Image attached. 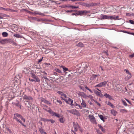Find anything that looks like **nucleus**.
Listing matches in <instances>:
<instances>
[{
  "label": "nucleus",
  "mask_w": 134,
  "mask_h": 134,
  "mask_svg": "<svg viewBox=\"0 0 134 134\" xmlns=\"http://www.w3.org/2000/svg\"><path fill=\"white\" fill-rule=\"evenodd\" d=\"M50 120L49 121H50L52 123H53L54 122H55V121L53 120H51V119H49Z\"/></svg>",
  "instance_id": "nucleus-56"
},
{
  "label": "nucleus",
  "mask_w": 134,
  "mask_h": 134,
  "mask_svg": "<svg viewBox=\"0 0 134 134\" xmlns=\"http://www.w3.org/2000/svg\"><path fill=\"white\" fill-rule=\"evenodd\" d=\"M100 75L99 74L98 75H95L93 74L92 75L90 78V79L91 80H95L96 77H97L99 76Z\"/></svg>",
  "instance_id": "nucleus-13"
},
{
  "label": "nucleus",
  "mask_w": 134,
  "mask_h": 134,
  "mask_svg": "<svg viewBox=\"0 0 134 134\" xmlns=\"http://www.w3.org/2000/svg\"><path fill=\"white\" fill-rule=\"evenodd\" d=\"M73 124L75 131H77L78 130L77 127H80L79 124L77 123L76 124V123L74 122H73Z\"/></svg>",
  "instance_id": "nucleus-9"
},
{
  "label": "nucleus",
  "mask_w": 134,
  "mask_h": 134,
  "mask_svg": "<svg viewBox=\"0 0 134 134\" xmlns=\"http://www.w3.org/2000/svg\"><path fill=\"white\" fill-rule=\"evenodd\" d=\"M12 104L15 105L16 106H18L19 104V102L18 101L17 103H12Z\"/></svg>",
  "instance_id": "nucleus-39"
},
{
  "label": "nucleus",
  "mask_w": 134,
  "mask_h": 134,
  "mask_svg": "<svg viewBox=\"0 0 134 134\" xmlns=\"http://www.w3.org/2000/svg\"><path fill=\"white\" fill-rule=\"evenodd\" d=\"M108 81H105L104 82H101L102 84V85L103 86H105L106 85L107 83L108 82Z\"/></svg>",
  "instance_id": "nucleus-28"
},
{
  "label": "nucleus",
  "mask_w": 134,
  "mask_h": 134,
  "mask_svg": "<svg viewBox=\"0 0 134 134\" xmlns=\"http://www.w3.org/2000/svg\"><path fill=\"white\" fill-rule=\"evenodd\" d=\"M94 92L95 94L97 96L100 97H101L102 96V94L101 93V92L98 91L96 90H94Z\"/></svg>",
  "instance_id": "nucleus-11"
},
{
  "label": "nucleus",
  "mask_w": 134,
  "mask_h": 134,
  "mask_svg": "<svg viewBox=\"0 0 134 134\" xmlns=\"http://www.w3.org/2000/svg\"><path fill=\"white\" fill-rule=\"evenodd\" d=\"M122 102L123 105L125 106H127V104L126 102L124 100H122Z\"/></svg>",
  "instance_id": "nucleus-36"
},
{
  "label": "nucleus",
  "mask_w": 134,
  "mask_h": 134,
  "mask_svg": "<svg viewBox=\"0 0 134 134\" xmlns=\"http://www.w3.org/2000/svg\"><path fill=\"white\" fill-rule=\"evenodd\" d=\"M102 86H102L101 82H100V83L98 84L97 85L95 86H94V87H102Z\"/></svg>",
  "instance_id": "nucleus-31"
},
{
  "label": "nucleus",
  "mask_w": 134,
  "mask_h": 134,
  "mask_svg": "<svg viewBox=\"0 0 134 134\" xmlns=\"http://www.w3.org/2000/svg\"><path fill=\"white\" fill-rule=\"evenodd\" d=\"M111 113L114 116H115L117 114V112L115 110L112 109L111 110Z\"/></svg>",
  "instance_id": "nucleus-21"
},
{
  "label": "nucleus",
  "mask_w": 134,
  "mask_h": 134,
  "mask_svg": "<svg viewBox=\"0 0 134 134\" xmlns=\"http://www.w3.org/2000/svg\"><path fill=\"white\" fill-rule=\"evenodd\" d=\"M96 132H97L99 134H100V133L101 132V131L97 129H96Z\"/></svg>",
  "instance_id": "nucleus-44"
},
{
  "label": "nucleus",
  "mask_w": 134,
  "mask_h": 134,
  "mask_svg": "<svg viewBox=\"0 0 134 134\" xmlns=\"http://www.w3.org/2000/svg\"><path fill=\"white\" fill-rule=\"evenodd\" d=\"M59 120L60 122L62 123H63L65 121V120L64 119L63 117L60 118L59 119Z\"/></svg>",
  "instance_id": "nucleus-29"
},
{
  "label": "nucleus",
  "mask_w": 134,
  "mask_h": 134,
  "mask_svg": "<svg viewBox=\"0 0 134 134\" xmlns=\"http://www.w3.org/2000/svg\"><path fill=\"white\" fill-rule=\"evenodd\" d=\"M85 87L86 89L89 91L91 93H93V91L90 89L87 86L85 85Z\"/></svg>",
  "instance_id": "nucleus-30"
},
{
  "label": "nucleus",
  "mask_w": 134,
  "mask_h": 134,
  "mask_svg": "<svg viewBox=\"0 0 134 134\" xmlns=\"http://www.w3.org/2000/svg\"><path fill=\"white\" fill-rule=\"evenodd\" d=\"M88 97L89 98H90L91 99H93V97L91 95H89L88 96Z\"/></svg>",
  "instance_id": "nucleus-53"
},
{
  "label": "nucleus",
  "mask_w": 134,
  "mask_h": 134,
  "mask_svg": "<svg viewBox=\"0 0 134 134\" xmlns=\"http://www.w3.org/2000/svg\"><path fill=\"white\" fill-rule=\"evenodd\" d=\"M78 106L80 108V109H82V105H80L79 104L78 105Z\"/></svg>",
  "instance_id": "nucleus-61"
},
{
  "label": "nucleus",
  "mask_w": 134,
  "mask_h": 134,
  "mask_svg": "<svg viewBox=\"0 0 134 134\" xmlns=\"http://www.w3.org/2000/svg\"><path fill=\"white\" fill-rule=\"evenodd\" d=\"M107 85L110 88L111 87V82H109L107 84Z\"/></svg>",
  "instance_id": "nucleus-47"
},
{
  "label": "nucleus",
  "mask_w": 134,
  "mask_h": 134,
  "mask_svg": "<svg viewBox=\"0 0 134 134\" xmlns=\"http://www.w3.org/2000/svg\"><path fill=\"white\" fill-rule=\"evenodd\" d=\"M120 111L121 113H127V111L125 109H121L120 110Z\"/></svg>",
  "instance_id": "nucleus-34"
},
{
  "label": "nucleus",
  "mask_w": 134,
  "mask_h": 134,
  "mask_svg": "<svg viewBox=\"0 0 134 134\" xmlns=\"http://www.w3.org/2000/svg\"><path fill=\"white\" fill-rule=\"evenodd\" d=\"M77 13L78 14V15H82V11H78L77 12Z\"/></svg>",
  "instance_id": "nucleus-40"
},
{
  "label": "nucleus",
  "mask_w": 134,
  "mask_h": 134,
  "mask_svg": "<svg viewBox=\"0 0 134 134\" xmlns=\"http://www.w3.org/2000/svg\"><path fill=\"white\" fill-rule=\"evenodd\" d=\"M31 77L33 78L34 79H35V82H39L40 81V79L38 78V77L34 73H31Z\"/></svg>",
  "instance_id": "nucleus-4"
},
{
  "label": "nucleus",
  "mask_w": 134,
  "mask_h": 134,
  "mask_svg": "<svg viewBox=\"0 0 134 134\" xmlns=\"http://www.w3.org/2000/svg\"><path fill=\"white\" fill-rule=\"evenodd\" d=\"M100 129L101 130V131L102 132H103L104 133L105 132V129H104L103 127H102V128H101Z\"/></svg>",
  "instance_id": "nucleus-48"
},
{
  "label": "nucleus",
  "mask_w": 134,
  "mask_h": 134,
  "mask_svg": "<svg viewBox=\"0 0 134 134\" xmlns=\"http://www.w3.org/2000/svg\"><path fill=\"white\" fill-rule=\"evenodd\" d=\"M6 11L10 12H15V11L11 9H6Z\"/></svg>",
  "instance_id": "nucleus-38"
},
{
  "label": "nucleus",
  "mask_w": 134,
  "mask_h": 134,
  "mask_svg": "<svg viewBox=\"0 0 134 134\" xmlns=\"http://www.w3.org/2000/svg\"><path fill=\"white\" fill-rule=\"evenodd\" d=\"M62 8H72L73 9H76L79 8L78 6H74L72 5H63L60 6Z\"/></svg>",
  "instance_id": "nucleus-7"
},
{
  "label": "nucleus",
  "mask_w": 134,
  "mask_h": 134,
  "mask_svg": "<svg viewBox=\"0 0 134 134\" xmlns=\"http://www.w3.org/2000/svg\"><path fill=\"white\" fill-rule=\"evenodd\" d=\"M79 87L83 91H84V88L82 86H79Z\"/></svg>",
  "instance_id": "nucleus-45"
},
{
  "label": "nucleus",
  "mask_w": 134,
  "mask_h": 134,
  "mask_svg": "<svg viewBox=\"0 0 134 134\" xmlns=\"http://www.w3.org/2000/svg\"><path fill=\"white\" fill-rule=\"evenodd\" d=\"M93 100L96 103V104L98 105L100 107L101 106L100 104L96 100H94V99H93Z\"/></svg>",
  "instance_id": "nucleus-41"
},
{
  "label": "nucleus",
  "mask_w": 134,
  "mask_h": 134,
  "mask_svg": "<svg viewBox=\"0 0 134 134\" xmlns=\"http://www.w3.org/2000/svg\"><path fill=\"white\" fill-rule=\"evenodd\" d=\"M43 109H44V110L46 111L49 113L53 116H55L58 118H59L60 117V115L59 114L57 113L54 112L50 108H49V110H47L46 109L44 108Z\"/></svg>",
  "instance_id": "nucleus-2"
},
{
  "label": "nucleus",
  "mask_w": 134,
  "mask_h": 134,
  "mask_svg": "<svg viewBox=\"0 0 134 134\" xmlns=\"http://www.w3.org/2000/svg\"><path fill=\"white\" fill-rule=\"evenodd\" d=\"M77 46L79 47H83L84 46V45L83 44V43L81 42H79L78 43L77 45Z\"/></svg>",
  "instance_id": "nucleus-26"
},
{
  "label": "nucleus",
  "mask_w": 134,
  "mask_h": 134,
  "mask_svg": "<svg viewBox=\"0 0 134 134\" xmlns=\"http://www.w3.org/2000/svg\"><path fill=\"white\" fill-rule=\"evenodd\" d=\"M124 71H126V72L127 73V74L128 73H129V70H128L127 69H125L124 70Z\"/></svg>",
  "instance_id": "nucleus-58"
},
{
  "label": "nucleus",
  "mask_w": 134,
  "mask_h": 134,
  "mask_svg": "<svg viewBox=\"0 0 134 134\" xmlns=\"http://www.w3.org/2000/svg\"><path fill=\"white\" fill-rule=\"evenodd\" d=\"M13 42V41L10 39H5L1 40L0 43L2 44L6 43H9Z\"/></svg>",
  "instance_id": "nucleus-3"
},
{
  "label": "nucleus",
  "mask_w": 134,
  "mask_h": 134,
  "mask_svg": "<svg viewBox=\"0 0 134 134\" xmlns=\"http://www.w3.org/2000/svg\"><path fill=\"white\" fill-rule=\"evenodd\" d=\"M14 117H13V119L15 120H16V119L15 118H17V117L18 118H20V117L21 116L20 114H19L18 113H15L14 114Z\"/></svg>",
  "instance_id": "nucleus-17"
},
{
  "label": "nucleus",
  "mask_w": 134,
  "mask_h": 134,
  "mask_svg": "<svg viewBox=\"0 0 134 134\" xmlns=\"http://www.w3.org/2000/svg\"><path fill=\"white\" fill-rule=\"evenodd\" d=\"M98 126L100 129H101V128H102L103 127L100 124H98Z\"/></svg>",
  "instance_id": "nucleus-60"
},
{
  "label": "nucleus",
  "mask_w": 134,
  "mask_h": 134,
  "mask_svg": "<svg viewBox=\"0 0 134 134\" xmlns=\"http://www.w3.org/2000/svg\"><path fill=\"white\" fill-rule=\"evenodd\" d=\"M13 36L17 38H20L21 37V36L18 34H14V35Z\"/></svg>",
  "instance_id": "nucleus-33"
},
{
  "label": "nucleus",
  "mask_w": 134,
  "mask_h": 134,
  "mask_svg": "<svg viewBox=\"0 0 134 134\" xmlns=\"http://www.w3.org/2000/svg\"><path fill=\"white\" fill-rule=\"evenodd\" d=\"M57 93L59 94L60 95H61V96H62L64 94V93L61 91H58L57 92Z\"/></svg>",
  "instance_id": "nucleus-42"
},
{
  "label": "nucleus",
  "mask_w": 134,
  "mask_h": 134,
  "mask_svg": "<svg viewBox=\"0 0 134 134\" xmlns=\"http://www.w3.org/2000/svg\"><path fill=\"white\" fill-rule=\"evenodd\" d=\"M41 120L44 122H48L49 121V119H45L43 118H41Z\"/></svg>",
  "instance_id": "nucleus-27"
},
{
  "label": "nucleus",
  "mask_w": 134,
  "mask_h": 134,
  "mask_svg": "<svg viewBox=\"0 0 134 134\" xmlns=\"http://www.w3.org/2000/svg\"><path fill=\"white\" fill-rule=\"evenodd\" d=\"M2 35L3 37H7L8 36V34L7 32H3L2 33Z\"/></svg>",
  "instance_id": "nucleus-24"
},
{
  "label": "nucleus",
  "mask_w": 134,
  "mask_h": 134,
  "mask_svg": "<svg viewBox=\"0 0 134 134\" xmlns=\"http://www.w3.org/2000/svg\"><path fill=\"white\" fill-rule=\"evenodd\" d=\"M29 80H30V81H32V82H33L34 81H35V80H34L33 79H31L30 78H29Z\"/></svg>",
  "instance_id": "nucleus-62"
},
{
  "label": "nucleus",
  "mask_w": 134,
  "mask_h": 134,
  "mask_svg": "<svg viewBox=\"0 0 134 134\" xmlns=\"http://www.w3.org/2000/svg\"><path fill=\"white\" fill-rule=\"evenodd\" d=\"M16 119V121L20 123L23 126H24L25 127H26V125H24V124L20 120H19L18 118H15Z\"/></svg>",
  "instance_id": "nucleus-22"
},
{
  "label": "nucleus",
  "mask_w": 134,
  "mask_h": 134,
  "mask_svg": "<svg viewBox=\"0 0 134 134\" xmlns=\"http://www.w3.org/2000/svg\"><path fill=\"white\" fill-rule=\"evenodd\" d=\"M53 74L54 75H57V73L55 72H53Z\"/></svg>",
  "instance_id": "nucleus-64"
},
{
  "label": "nucleus",
  "mask_w": 134,
  "mask_h": 134,
  "mask_svg": "<svg viewBox=\"0 0 134 134\" xmlns=\"http://www.w3.org/2000/svg\"><path fill=\"white\" fill-rule=\"evenodd\" d=\"M64 72H65L66 71H67L68 70V69L67 68L64 67V68H63Z\"/></svg>",
  "instance_id": "nucleus-43"
},
{
  "label": "nucleus",
  "mask_w": 134,
  "mask_h": 134,
  "mask_svg": "<svg viewBox=\"0 0 134 134\" xmlns=\"http://www.w3.org/2000/svg\"><path fill=\"white\" fill-rule=\"evenodd\" d=\"M26 102H28V104L29 106H30V107L31 108V109H33L35 108V105L34 104H32V103L30 102H28V101H26Z\"/></svg>",
  "instance_id": "nucleus-19"
},
{
  "label": "nucleus",
  "mask_w": 134,
  "mask_h": 134,
  "mask_svg": "<svg viewBox=\"0 0 134 134\" xmlns=\"http://www.w3.org/2000/svg\"><path fill=\"white\" fill-rule=\"evenodd\" d=\"M23 99L29 100H32L33 99V98L32 97L29 96H27L25 95L23 96Z\"/></svg>",
  "instance_id": "nucleus-12"
},
{
  "label": "nucleus",
  "mask_w": 134,
  "mask_h": 134,
  "mask_svg": "<svg viewBox=\"0 0 134 134\" xmlns=\"http://www.w3.org/2000/svg\"><path fill=\"white\" fill-rule=\"evenodd\" d=\"M105 103L111 107L112 108H113L114 107V106L110 102H107L106 101Z\"/></svg>",
  "instance_id": "nucleus-23"
},
{
  "label": "nucleus",
  "mask_w": 134,
  "mask_h": 134,
  "mask_svg": "<svg viewBox=\"0 0 134 134\" xmlns=\"http://www.w3.org/2000/svg\"><path fill=\"white\" fill-rule=\"evenodd\" d=\"M82 102L81 103V105H82V107H86V104L85 101L82 99Z\"/></svg>",
  "instance_id": "nucleus-20"
},
{
  "label": "nucleus",
  "mask_w": 134,
  "mask_h": 134,
  "mask_svg": "<svg viewBox=\"0 0 134 134\" xmlns=\"http://www.w3.org/2000/svg\"><path fill=\"white\" fill-rule=\"evenodd\" d=\"M35 14H39V15H41L42 14V13H36Z\"/></svg>",
  "instance_id": "nucleus-63"
},
{
  "label": "nucleus",
  "mask_w": 134,
  "mask_h": 134,
  "mask_svg": "<svg viewBox=\"0 0 134 134\" xmlns=\"http://www.w3.org/2000/svg\"><path fill=\"white\" fill-rule=\"evenodd\" d=\"M82 12L83 15H86V13H90V11L86 10L82 11Z\"/></svg>",
  "instance_id": "nucleus-25"
},
{
  "label": "nucleus",
  "mask_w": 134,
  "mask_h": 134,
  "mask_svg": "<svg viewBox=\"0 0 134 134\" xmlns=\"http://www.w3.org/2000/svg\"><path fill=\"white\" fill-rule=\"evenodd\" d=\"M97 3H86L85 4V6L86 7H91L95 6Z\"/></svg>",
  "instance_id": "nucleus-14"
},
{
  "label": "nucleus",
  "mask_w": 134,
  "mask_h": 134,
  "mask_svg": "<svg viewBox=\"0 0 134 134\" xmlns=\"http://www.w3.org/2000/svg\"><path fill=\"white\" fill-rule=\"evenodd\" d=\"M88 117L90 121L92 122V123H93L95 122V119L94 116L93 115H89L88 116Z\"/></svg>",
  "instance_id": "nucleus-8"
},
{
  "label": "nucleus",
  "mask_w": 134,
  "mask_h": 134,
  "mask_svg": "<svg viewBox=\"0 0 134 134\" xmlns=\"http://www.w3.org/2000/svg\"><path fill=\"white\" fill-rule=\"evenodd\" d=\"M40 100L41 102H43L44 99V98L41 97L40 98Z\"/></svg>",
  "instance_id": "nucleus-52"
},
{
  "label": "nucleus",
  "mask_w": 134,
  "mask_h": 134,
  "mask_svg": "<svg viewBox=\"0 0 134 134\" xmlns=\"http://www.w3.org/2000/svg\"><path fill=\"white\" fill-rule=\"evenodd\" d=\"M39 131L41 134H48L44 131V130L42 129V127L39 128Z\"/></svg>",
  "instance_id": "nucleus-18"
},
{
  "label": "nucleus",
  "mask_w": 134,
  "mask_h": 134,
  "mask_svg": "<svg viewBox=\"0 0 134 134\" xmlns=\"http://www.w3.org/2000/svg\"><path fill=\"white\" fill-rule=\"evenodd\" d=\"M65 11L67 13H71L73 12V10H65Z\"/></svg>",
  "instance_id": "nucleus-50"
},
{
  "label": "nucleus",
  "mask_w": 134,
  "mask_h": 134,
  "mask_svg": "<svg viewBox=\"0 0 134 134\" xmlns=\"http://www.w3.org/2000/svg\"><path fill=\"white\" fill-rule=\"evenodd\" d=\"M125 100L127 102H128L129 104H131V102L129 100H128L127 99H126V98H125Z\"/></svg>",
  "instance_id": "nucleus-59"
},
{
  "label": "nucleus",
  "mask_w": 134,
  "mask_h": 134,
  "mask_svg": "<svg viewBox=\"0 0 134 134\" xmlns=\"http://www.w3.org/2000/svg\"><path fill=\"white\" fill-rule=\"evenodd\" d=\"M129 57L131 58H132L134 57V53L133 54H132L130 55L129 56Z\"/></svg>",
  "instance_id": "nucleus-55"
},
{
  "label": "nucleus",
  "mask_w": 134,
  "mask_h": 134,
  "mask_svg": "<svg viewBox=\"0 0 134 134\" xmlns=\"http://www.w3.org/2000/svg\"><path fill=\"white\" fill-rule=\"evenodd\" d=\"M67 111L68 112L71 113L72 114L75 115H77L79 113L78 111L76 109H72L71 110H68Z\"/></svg>",
  "instance_id": "nucleus-6"
},
{
  "label": "nucleus",
  "mask_w": 134,
  "mask_h": 134,
  "mask_svg": "<svg viewBox=\"0 0 134 134\" xmlns=\"http://www.w3.org/2000/svg\"><path fill=\"white\" fill-rule=\"evenodd\" d=\"M104 96L106 98H108L110 100L113 99L111 96L109 94H107V93H105L104 94Z\"/></svg>",
  "instance_id": "nucleus-15"
},
{
  "label": "nucleus",
  "mask_w": 134,
  "mask_h": 134,
  "mask_svg": "<svg viewBox=\"0 0 134 134\" xmlns=\"http://www.w3.org/2000/svg\"><path fill=\"white\" fill-rule=\"evenodd\" d=\"M129 21L130 23L131 24H134V21L133 20H129Z\"/></svg>",
  "instance_id": "nucleus-46"
},
{
  "label": "nucleus",
  "mask_w": 134,
  "mask_h": 134,
  "mask_svg": "<svg viewBox=\"0 0 134 134\" xmlns=\"http://www.w3.org/2000/svg\"><path fill=\"white\" fill-rule=\"evenodd\" d=\"M55 70L56 71H57V72L58 73H62V72L61 71H60V70L58 69H57V68L55 69Z\"/></svg>",
  "instance_id": "nucleus-37"
},
{
  "label": "nucleus",
  "mask_w": 134,
  "mask_h": 134,
  "mask_svg": "<svg viewBox=\"0 0 134 134\" xmlns=\"http://www.w3.org/2000/svg\"><path fill=\"white\" fill-rule=\"evenodd\" d=\"M63 100L66 102V103L71 105H73L72 103L73 102V100L69 98H68V99L67 100L66 99H64Z\"/></svg>",
  "instance_id": "nucleus-5"
},
{
  "label": "nucleus",
  "mask_w": 134,
  "mask_h": 134,
  "mask_svg": "<svg viewBox=\"0 0 134 134\" xmlns=\"http://www.w3.org/2000/svg\"><path fill=\"white\" fill-rule=\"evenodd\" d=\"M71 15H75L76 16L78 15V14L77 13H73L71 14Z\"/></svg>",
  "instance_id": "nucleus-54"
},
{
  "label": "nucleus",
  "mask_w": 134,
  "mask_h": 134,
  "mask_svg": "<svg viewBox=\"0 0 134 134\" xmlns=\"http://www.w3.org/2000/svg\"><path fill=\"white\" fill-rule=\"evenodd\" d=\"M99 117L100 119L102 120L103 122L104 121V120L103 118V116L102 115H99Z\"/></svg>",
  "instance_id": "nucleus-35"
},
{
  "label": "nucleus",
  "mask_w": 134,
  "mask_h": 134,
  "mask_svg": "<svg viewBox=\"0 0 134 134\" xmlns=\"http://www.w3.org/2000/svg\"><path fill=\"white\" fill-rule=\"evenodd\" d=\"M127 74V80H129L131 77V73L130 72H129V73H128Z\"/></svg>",
  "instance_id": "nucleus-32"
},
{
  "label": "nucleus",
  "mask_w": 134,
  "mask_h": 134,
  "mask_svg": "<svg viewBox=\"0 0 134 134\" xmlns=\"http://www.w3.org/2000/svg\"><path fill=\"white\" fill-rule=\"evenodd\" d=\"M78 94L79 95L83 97H85L86 96V94L83 92H79L78 93Z\"/></svg>",
  "instance_id": "nucleus-16"
},
{
  "label": "nucleus",
  "mask_w": 134,
  "mask_h": 134,
  "mask_svg": "<svg viewBox=\"0 0 134 134\" xmlns=\"http://www.w3.org/2000/svg\"><path fill=\"white\" fill-rule=\"evenodd\" d=\"M101 17L103 19L114 20H116L118 19V18H119L118 16H109L104 14H101Z\"/></svg>",
  "instance_id": "nucleus-1"
},
{
  "label": "nucleus",
  "mask_w": 134,
  "mask_h": 134,
  "mask_svg": "<svg viewBox=\"0 0 134 134\" xmlns=\"http://www.w3.org/2000/svg\"><path fill=\"white\" fill-rule=\"evenodd\" d=\"M57 102H58L60 104H62V102L60 100L57 99Z\"/></svg>",
  "instance_id": "nucleus-51"
},
{
  "label": "nucleus",
  "mask_w": 134,
  "mask_h": 134,
  "mask_svg": "<svg viewBox=\"0 0 134 134\" xmlns=\"http://www.w3.org/2000/svg\"><path fill=\"white\" fill-rule=\"evenodd\" d=\"M20 118L22 120H23L24 122H25V119L22 116H21Z\"/></svg>",
  "instance_id": "nucleus-49"
},
{
  "label": "nucleus",
  "mask_w": 134,
  "mask_h": 134,
  "mask_svg": "<svg viewBox=\"0 0 134 134\" xmlns=\"http://www.w3.org/2000/svg\"><path fill=\"white\" fill-rule=\"evenodd\" d=\"M88 66V64L87 63H82L81 64V67L85 69L87 68Z\"/></svg>",
  "instance_id": "nucleus-10"
},
{
  "label": "nucleus",
  "mask_w": 134,
  "mask_h": 134,
  "mask_svg": "<svg viewBox=\"0 0 134 134\" xmlns=\"http://www.w3.org/2000/svg\"><path fill=\"white\" fill-rule=\"evenodd\" d=\"M46 104H47L48 105H50L51 104V103L49 102L47 100Z\"/></svg>",
  "instance_id": "nucleus-57"
}]
</instances>
